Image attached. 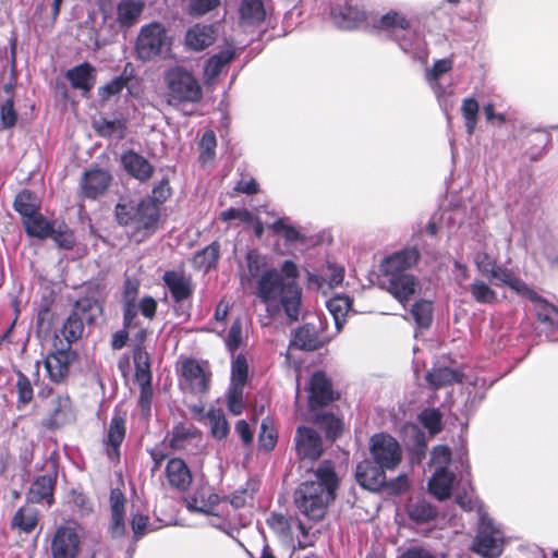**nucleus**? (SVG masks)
<instances>
[{"instance_id":"1","label":"nucleus","mask_w":558,"mask_h":558,"mask_svg":"<svg viewBox=\"0 0 558 558\" xmlns=\"http://www.w3.org/2000/svg\"><path fill=\"white\" fill-rule=\"evenodd\" d=\"M245 263L241 281L243 284L255 281V294L266 305L268 316L275 318L283 312L289 323L299 320L302 310L300 286L284 282L277 269L266 267L265 257L255 250L247 252Z\"/></svg>"},{"instance_id":"2","label":"nucleus","mask_w":558,"mask_h":558,"mask_svg":"<svg viewBox=\"0 0 558 558\" xmlns=\"http://www.w3.org/2000/svg\"><path fill=\"white\" fill-rule=\"evenodd\" d=\"M313 480L301 483L294 492V505L300 514L308 521L324 519L329 504L336 497L339 478L331 461L319 463L313 473Z\"/></svg>"},{"instance_id":"3","label":"nucleus","mask_w":558,"mask_h":558,"mask_svg":"<svg viewBox=\"0 0 558 558\" xmlns=\"http://www.w3.org/2000/svg\"><path fill=\"white\" fill-rule=\"evenodd\" d=\"M418 258L420 252L415 247H409L387 256L381 262V284L401 303L408 301L416 290L417 281L408 270Z\"/></svg>"},{"instance_id":"4","label":"nucleus","mask_w":558,"mask_h":558,"mask_svg":"<svg viewBox=\"0 0 558 558\" xmlns=\"http://www.w3.org/2000/svg\"><path fill=\"white\" fill-rule=\"evenodd\" d=\"M375 26L389 33L400 49L412 59L426 62L428 57L426 43L403 15L388 12L379 19Z\"/></svg>"},{"instance_id":"5","label":"nucleus","mask_w":558,"mask_h":558,"mask_svg":"<svg viewBox=\"0 0 558 558\" xmlns=\"http://www.w3.org/2000/svg\"><path fill=\"white\" fill-rule=\"evenodd\" d=\"M165 84L169 105L184 102L195 104L203 97V89L197 78L183 66H173L166 71Z\"/></svg>"},{"instance_id":"6","label":"nucleus","mask_w":558,"mask_h":558,"mask_svg":"<svg viewBox=\"0 0 558 558\" xmlns=\"http://www.w3.org/2000/svg\"><path fill=\"white\" fill-rule=\"evenodd\" d=\"M102 307L98 299L93 295L80 298L63 323L61 335L65 339L66 345L76 342L83 337L85 326L94 324L95 319L101 315Z\"/></svg>"},{"instance_id":"7","label":"nucleus","mask_w":558,"mask_h":558,"mask_svg":"<svg viewBox=\"0 0 558 558\" xmlns=\"http://www.w3.org/2000/svg\"><path fill=\"white\" fill-rule=\"evenodd\" d=\"M510 289L534 303L537 319L542 325V331H545L550 340H558V335H556L558 332V307L542 299L518 277L512 281Z\"/></svg>"},{"instance_id":"8","label":"nucleus","mask_w":558,"mask_h":558,"mask_svg":"<svg viewBox=\"0 0 558 558\" xmlns=\"http://www.w3.org/2000/svg\"><path fill=\"white\" fill-rule=\"evenodd\" d=\"M211 376L208 362L189 357L181 365L180 385L183 390L203 397L210 389Z\"/></svg>"},{"instance_id":"9","label":"nucleus","mask_w":558,"mask_h":558,"mask_svg":"<svg viewBox=\"0 0 558 558\" xmlns=\"http://www.w3.org/2000/svg\"><path fill=\"white\" fill-rule=\"evenodd\" d=\"M168 44L166 27L159 22H151L142 26L135 49L141 60L148 61L160 54Z\"/></svg>"},{"instance_id":"10","label":"nucleus","mask_w":558,"mask_h":558,"mask_svg":"<svg viewBox=\"0 0 558 558\" xmlns=\"http://www.w3.org/2000/svg\"><path fill=\"white\" fill-rule=\"evenodd\" d=\"M504 546V533L495 526L493 520L480 510V527L474 549L484 557H497Z\"/></svg>"},{"instance_id":"11","label":"nucleus","mask_w":558,"mask_h":558,"mask_svg":"<svg viewBox=\"0 0 558 558\" xmlns=\"http://www.w3.org/2000/svg\"><path fill=\"white\" fill-rule=\"evenodd\" d=\"M60 348L54 343V350L44 360L45 369L50 381L62 384L70 374V367L77 354L70 347H64L60 340Z\"/></svg>"},{"instance_id":"12","label":"nucleus","mask_w":558,"mask_h":558,"mask_svg":"<svg viewBox=\"0 0 558 558\" xmlns=\"http://www.w3.org/2000/svg\"><path fill=\"white\" fill-rule=\"evenodd\" d=\"M369 450L374 461L387 470L396 469L402 458L399 442L387 434L372 436Z\"/></svg>"},{"instance_id":"13","label":"nucleus","mask_w":558,"mask_h":558,"mask_svg":"<svg viewBox=\"0 0 558 558\" xmlns=\"http://www.w3.org/2000/svg\"><path fill=\"white\" fill-rule=\"evenodd\" d=\"M323 322L318 316L299 327L290 341V348L303 351H315L323 348L329 339L323 333Z\"/></svg>"},{"instance_id":"14","label":"nucleus","mask_w":558,"mask_h":558,"mask_svg":"<svg viewBox=\"0 0 558 558\" xmlns=\"http://www.w3.org/2000/svg\"><path fill=\"white\" fill-rule=\"evenodd\" d=\"M295 450L301 460H317L323 452V442L319 434L306 426H300L295 433Z\"/></svg>"},{"instance_id":"15","label":"nucleus","mask_w":558,"mask_h":558,"mask_svg":"<svg viewBox=\"0 0 558 558\" xmlns=\"http://www.w3.org/2000/svg\"><path fill=\"white\" fill-rule=\"evenodd\" d=\"M111 181L112 175L109 171L99 168L89 169L82 175L81 195L84 198L96 199L106 193Z\"/></svg>"},{"instance_id":"16","label":"nucleus","mask_w":558,"mask_h":558,"mask_svg":"<svg viewBox=\"0 0 558 558\" xmlns=\"http://www.w3.org/2000/svg\"><path fill=\"white\" fill-rule=\"evenodd\" d=\"M162 281L174 303L191 299L195 290L192 277L181 270L165 271Z\"/></svg>"},{"instance_id":"17","label":"nucleus","mask_w":558,"mask_h":558,"mask_svg":"<svg viewBox=\"0 0 558 558\" xmlns=\"http://www.w3.org/2000/svg\"><path fill=\"white\" fill-rule=\"evenodd\" d=\"M125 415L114 413L111 417L107 436L104 439V448L108 459L112 462L120 461V447L126 434Z\"/></svg>"},{"instance_id":"18","label":"nucleus","mask_w":558,"mask_h":558,"mask_svg":"<svg viewBox=\"0 0 558 558\" xmlns=\"http://www.w3.org/2000/svg\"><path fill=\"white\" fill-rule=\"evenodd\" d=\"M386 470L375 461L364 460L356 465L355 477L362 487L377 492L386 484Z\"/></svg>"},{"instance_id":"19","label":"nucleus","mask_w":558,"mask_h":558,"mask_svg":"<svg viewBox=\"0 0 558 558\" xmlns=\"http://www.w3.org/2000/svg\"><path fill=\"white\" fill-rule=\"evenodd\" d=\"M76 420V411L68 395H58L50 401L49 428H59Z\"/></svg>"},{"instance_id":"20","label":"nucleus","mask_w":558,"mask_h":558,"mask_svg":"<svg viewBox=\"0 0 558 558\" xmlns=\"http://www.w3.org/2000/svg\"><path fill=\"white\" fill-rule=\"evenodd\" d=\"M80 538L74 530L61 526L56 531L51 543L53 558H74L78 553Z\"/></svg>"},{"instance_id":"21","label":"nucleus","mask_w":558,"mask_h":558,"mask_svg":"<svg viewBox=\"0 0 558 558\" xmlns=\"http://www.w3.org/2000/svg\"><path fill=\"white\" fill-rule=\"evenodd\" d=\"M333 397L332 385L325 373L316 372L310 381L308 405L311 410L329 404Z\"/></svg>"},{"instance_id":"22","label":"nucleus","mask_w":558,"mask_h":558,"mask_svg":"<svg viewBox=\"0 0 558 558\" xmlns=\"http://www.w3.org/2000/svg\"><path fill=\"white\" fill-rule=\"evenodd\" d=\"M57 482V472L52 470L50 473L37 476L32 483L27 499L33 504H53V490Z\"/></svg>"},{"instance_id":"23","label":"nucleus","mask_w":558,"mask_h":558,"mask_svg":"<svg viewBox=\"0 0 558 558\" xmlns=\"http://www.w3.org/2000/svg\"><path fill=\"white\" fill-rule=\"evenodd\" d=\"M97 70L89 62H83L69 69L65 72V78L74 89H78L83 95L88 94L96 84Z\"/></svg>"},{"instance_id":"24","label":"nucleus","mask_w":558,"mask_h":558,"mask_svg":"<svg viewBox=\"0 0 558 558\" xmlns=\"http://www.w3.org/2000/svg\"><path fill=\"white\" fill-rule=\"evenodd\" d=\"M331 17L338 27L352 29L364 21L365 13L357 7L349 3L348 0H339V2L331 8Z\"/></svg>"},{"instance_id":"25","label":"nucleus","mask_w":558,"mask_h":558,"mask_svg":"<svg viewBox=\"0 0 558 558\" xmlns=\"http://www.w3.org/2000/svg\"><path fill=\"white\" fill-rule=\"evenodd\" d=\"M121 162L126 173L141 182L148 181L154 173V166L132 149L122 155Z\"/></svg>"},{"instance_id":"26","label":"nucleus","mask_w":558,"mask_h":558,"mask_svg":"<svg viewBox=\"0 0 558 558\" xmlns=\"http://www.w3.org/2000/svg\"><path fill=\"white\" fill-rule=\"evenodd\" d=\"M239 14V23L244 31L259 27L266 19V9L263 0H242Z\"/></svg>"},{"instance_id":"27","label":"nucleus","mask_w":558,"mask_h":558,"mask_svg":"<svg viewBox=\"0 0 558 558\" xmlns=\"http://www.w3.org/2000/svg\"><path fill=\"white\" fill-rule=\"evenodd\" d=\"M124 508L125 497L123 493L118 489H111L110 492V509H111V524L110 534L112 537H121L126 532V525L124 522Z\"/></svg>"},{"instance_id":"28","label":"nucleus","mask_w":558,"mask_h":558,"mask_svg":"<svg viewBox=\"0 0 558 558\" xmlns=\"http://www.w3.org/2000/svg\"><path fill=\"white\" fill-rule=\"evenodd\" d=\"M220 497L217 494L210 493L206 496L204 492H197L186 500V507L192 512H199L207 515H220L218 509L220 505Z\"/></svg>"},{"instance_id":"29","label":"nucleus","mask_w":558,"mask_h":558,"mask_svg":"<svg viewBox=\"0 0 558 558\" xmlns=\"http://www.w3.org/2000/svg\"><path fill=\"white\" fill-rule=\"evenodd\" d=\"M454 474L445 466H438L428 481L429 493L438 500H445L450 497Z\"/></svg>"},{"instance_id":"30","label":"nucleus","mask_w":558,"mask_h":558,"mask_svg":"<svg viewBox=\"0 0 558 558\" xmlns=\"http://www.w3.org/2000/svg\"><path fill=\"white\" fill-rule=\"evenodd\" d=\"M166 475L169 484L180 490H185L192 482L190 469L180 458H173L168 461Z\"/></svg>"},{"instance_id":"31","label":"nucleus","mask_w":558,"mask_h":558,"mask_svg":"<svg viewBox=\"0 0 558 558\" xmlns=\"http://www.w3.org/2000/svg\"><path fill=\"white\" fill-rule=\"evenodd\" d=\"M144 2L142 0H121L117 5V22L122 29H129L140 19Z\"/></svg>"},{"instance_id":"32","label":"nucleus","mask_w":558,"mask_h":558,"mask_svg":"<svg viewBox=\"0 0 558 558\" xmlns=\"http://www.w3.org/2000/svg\"><path fill=\"white\" fill-rule=\"evenodd\" d=\"M215 41V31L211 25L196 24L185 35V44L189 48L201 51Z\"/></svg>"},{"instance_id":"33","label":"nucleus","mask_w":558,"mask_h":558,"mask_svg":"<svg viewBox=\"0 0 558 558\" xmlns=\"http://www.w3.org/2000/svg\"><path fill=\"white\" fill-rule=\"evenodd\" d=\"M159 219V206L145 199L142 201L135 211L134 222L138 230H155Z\"/></svg>"},{"instance_id":"34","label":"nucleus","mask_w":558,"mask_h":558,"mask_svg":"<svg viewBox=\"0 0 558 558\" xmlns=\"http://www.w3.org/2000/svg\"><path fill=\"white\" fill-rule=\"evenodd\" d=\"M22 222L29 236L46 240L53 232V225L56 221L48 220L38 211L31 217L23 219Z\"/></svg>"},{"instance_id":"35","label":"nucleus","mask_w":558,"mask_h":558,"mask_svg":"<svg viewBox=\"0 0 558 558\" xmlns=\"http://www.w3.org/2000/svg\"><path fill=\"white\" fill-rule=\"evenodd\" d=\"M220 255V244L214 241L203 250L196 252L192 258V265L195 269L208 272L215 268Z\"/></svg>"},{"instance_id":"36","label":"nucleus","mask_w":558,"mask_h":558,"mask_svg":"<svg viewBox=\"0 0 558 558\" xmlns=\"http://www.w3.org/2000/svg\"><path fill=\"white\" fill-rule=\"evenodd\" d=\"M133 73L131 63H126L121 75L114 77L108 84L99 87L98 95L102 101L108 100L110 97L118 95L128 85V82Z\"/></svg>"},{"instance_id":"37","label":"nucleus","mask_w":558,"mask_h":558,"mask_svg":"<svg viewBox=\"0 0 558 558\" xmlns=\"http://www.w3.org/2000/svg\"><path fill=\"white\" fill-rule=\"evenodd\" d=\"M13 207L22 216L23 220L38 213L39 202L35 193L29 190H23L15 196Z\"/></svg>"},{"instance_id":"38","label":"nucleus","mask_w":558,"mask_h":558,"mask_svg":"<svg viewBox=\"0 0 558 558\" xmlns=\"http://www.w3.org/2000/svg\"><path fill=\"white\" fill-rule=\"evenodd\" d=\"M201 437L197 428L183 424L173 427L170 438V446L175 450L186 449L187 445Z\"/></svg>"},{"instance_id":"39","label":"nucleus","mask_w":558,"mask_h":558,"mask_svg":"<svg viewBox=\"0 0 558 558\" xmlns=\"http://www.w3.org/2000/svg\"><path fill=\"white\" fill-rule=\"evenodd\" d=\"M233 58L234 51L232 49H225L214 54L206 61L204 68L205 75L209 80L216 78Z\"/></svg>"},{"instance_id":"40","label":"nucleus","mask_w":558,"mask_h":558,"mask_svg":"<svg viewBox=\"0 0 558 558\" xmlns=\"http://www.w3.org/2000/svg\"><path fill=\"white\" fill-rule=\"evenodd\" d=\"M427 383L434 388H440L460 381V374L450 367H435L426 375Z\"/></svg>"},{"instance_id":"41","label":"nucleus","mask_w":558,"mask_h":558,"mask_svg":"<svg viewBox=\"0 0 558 558\" xmlns=\"http://www.w3.org/2000/svg\"><path fill=\"white\" fill-rule=\"evenodd\" d=\"M207 423L210 427L211 436L216 439H225L229 434V424L221 409L211 408L206 412Z\"/></svg>"},{"instance_id":"42","label":"nucleus","mask_w":558,"mask_h":558,"mask_svg":"<svg viewBox=\"0 0 558 558\" xmlns=\"http://www.w3.org/2000/svg\"><path fill=\"white\" fill-rule=\"evenodd\" d=\"M408 513L413 521L417 523H425L435 519L437 511L435 507L426 500L417 499L409 504Z\"/></svg>"},{"instance_id":"43","label":"nucleus","mask_w":558,"mask_h":558,"mask_svg":"<svg viewBox=\"0 0 558 558\" xmlns=\"http://www.w3.org/2000/svg\"><path fill=\"white\" fill-rule=\"evenodd\" d=\"M38 514L33 508H21L12 518V526L25 533H31L37 525Z\"/></svg>"},{"instance_id":"44","label":"nucleus","mask_w":558,"mask_h":558,"mask_svg":"<svg viewBox=\"0 0 558 558\" xmlns=\"http://www.w3.org/2000/svg\"><path fill=\"white\" fill-rule=\"evenodd\" d=\"M351 307V301L348 296H336L327 301V308L333 317L337 330L340 331L344 316Z\"/></svg>"},{"instance_id":"45","label":"nucleus","mask_w":558,"mask_h":558,"mask_svg":"<svg viewBox=\"0 0 558 558\" xmlns=\"http://www.w3.org/2000/svg\"><path fill=\"white\" fill-rule=\"evenodd\" d=\"M411 315L421 328H428L433 319V304L426 300H420L413 304Z\"/></svg>"},{"instance_id":"46","label":"nucleus","mask_w":558,"mask_h":558,"mask_svg":"<svg viewBox=\"0 0 558 558\" xmlns=\"http://www.w3.org/2000/svg\"><path fill=\"white\" fill-rule=\"evenodd\" d=\"M480 106L476 99L470 97L462 102L461 112L465 121V129L469 135H472L477 124Z\"/></svg>"},{"instance_id":"47","label":"nucleus","mask_w":558,"mask_h":558,"mask_svg":"<svg viewBox=\"0 0 558 558\" xmlns=\"http://www.w3.org/2000/svg\"><path fill=\"white\" fill-rule=\"evenodd\" d=\"M470 293L481 304H493L497 300V293L482 280H475L470 284Z\"/></svg>"},{"instance_id":"48","label":"nucleus","mask_w":558,"mask_h":558,"mask_svg":"<svg viewBox=\"0 0 558 558\" xmlns=\"http://www.w3.org/2000/svg\"><path fill=\"white\" fill-rule=\"evenodd\" d=\"M248 378V364L243 354H238L231 362V383L239 386H245Z\"/></svg>"},{"instance_id":"49","label":"nucleus","mask_w":558,"mask_h":558,"mask_svg":"<svg viewBox=\"0 0 558 558\" xmlns=\"http://www.w3.org/2000/svg\"><path fill=\"white\" fill-rule=\"evenodd\" d=\"M49 238H51L60 248L64 250H71L75 243L72 231L64 222H54L53 232Z\"/></svg>"},{"instance_id":"50","label":"nucleus","mask_w":558,"mask_h":558,"mask_svg":"<svg viewBox=\"0 0 558 558\" xmlns=\"http://www.w3.org/2000/svg\"><path fill=\"white\" fill-rule=\"evenodd\" d=\"M243 391L244 386L234 384H230L228 388L227 407L234 415H240L244 410Z\"/></svg>"},{"instance_id":"51","label":"nucleus","mask_w":558,"mask_h":558,"mask_svg":"<svg viewBox=\"0 0 558 558\" xmlns=\"http://www.w3.org/2000/svg\"><path fill=\"white\" fill-rule=\"evenodd\" d=\"M418 420L430 435H435L441 429V414L437 409H424L420 413Z\"/></svg>"},{"instance_id":"52","label":"nucleus","mask_w":558,"mask_h":558,"mask_svg":"<svg viewBox=\"0 0 558 558\" xmlns=\"http://www.w3.org/2000/svg\"><path fill=\"white\" fill-rule=\"evenodd\" d=\"M217 146L216 135L214 131H206L199 143V161L202 163H206L208 160H211L215 157V149Z\"/></svg>"},{"instance_id":"53","label":"nucleus","mask_w":558,"mask_h":558,"mask_svg":"<svg viewBox=\"0 0 558 558\" xmlns=\"http://www.w3.org/2000/svg\"><path fill=\"white\" fill-rule=\"evenodd\" d=\"M16 375H17V381H16L17 401L22 404H27L32 401L33 395H34L31 380L21 371H17Z\"/></svg>"},{"instance_id":"54","label":"nucleus","mask_w":558,"mask_h":558,"mask_svg":"<svg viewBox=\"0 0 558 558\" xmlns=\"http://www.w3.org/2000/svg\"><path fill=\"white\" fill-rule=\"evenodd\" d=\"M242 342V322L240 318L235 319L226 337V347L233 354L241 345Z\"/></svg>"},{"instance_id":"55","label":"nucleus","mask_w":558,"mask_h":558,"mask_svg":"<svg viewBox=\"0 0 558 558\" xmlns=\"http://www.w3.org/2000/svg\"><path fill=\"white\" fill-rule=\"evenodd\" d=\"M270 228L275 233H281L288 242H294L301 238L300 232L293 226L288 225L284 218L277 219Z\"/></svg>"},{"instance_id":"56","label":"nucleus","mask_w":558,"mask_h":558,"mask_svg":"<svg viewBox=\"0 0 558 558\" xmlns=\"http://www.w3.org/2000/svg\"><path fill=\"white\" fill-rule=\"evenodd\" d=\"M220 219L223 221L240 220L245 223H253L254 216L251 211L245 208L230 207L227 210L220 213Z\"/></svg>"},{"instance_id":"57","label":"nucleus","mask_w":558,"mask_h":558,"mask_svg":"<svg viewBox=\"0 0 558 558\" xmlns=\"http://www.w3.org/2000/svg\"><path fill=\"white\" fill-rule=\"evenodd\" d=\"M170 195L171 187L169 185V180L163 178L153 187L151 198L149 201L159 206L160 204L165 203Z\"/></svg>"},{"instance_id":"58","label":"nucleus","mask_w":558,"mask_h":558,"mask_svg":"<svg viewBox=\"0 0 558 558\" xmlns=\"http://www.w3.org/2000/svg\"><path fill=\"white\" fill-rule=\"evenodd\" d=\"M515 277L511 270L497 265L488 279L496 286H508L510 288Z\"/></svg>"},{"instance_id":"59","label":"nucleus","mask_w":558,"mask_h":558,"mask_svg":"<svg viewBox=\"0 0 558 558\" xmlns=\"http://www.w3.org/2000/svg\"><path fill=\"white\" fill-rule=\"evenodd\" d=\"M0 119L3 128H12L16 123V112L13 108V100L11 98L7 99L0 106Z\"/></svg>"},{"instance_id":"60","label":"nucleus","mask_w":558,"mask_h":558,"mask_svg":"<svg viewBox=\"0 0 558 558\" xmlns=\"http://www.w3.org/2000/svg\"><path fill=\"white\" fill-rule=\"evenodd\" d=\"M452 68V62L449 59H440L435 61L433 66L426 70L425 77L427 81H438V78L450 71Z\"/></svg>"},{"instance_id":"61","label":"nucleus","mask_w":558,"mask_h":558,"mask_svg":"<svg viewBox=\"0 0 558 558\" xmlns=\"http://www.w3.org/2000/svg\"><path fill=\"white\" fill-rule=\"evenodd\" d=\"M475 265L478 271L488 279L497 266L495 259L487 253H478L475 256Z\"/></svg>"},{"instance_id":"62","label":"nucleus","mask_w":558,"mask_h":558,"mask_svg":"<svg viewBox=\"0 0 558 558\" xmlns=\"http://www.w3.org/2000/svg\"><path fill=\"white\" fill-rule=\"evenodd\" d=\"M219 0H190V11L194 15H203L216 9Z\"/></svg>"},{"instance_id":"63","label":"nucleus","mask_w":558,"mask_h":558,"mask_svg":"<svg viewBox=\"0 0 558 558\" xmlns=\"http://www.w3.org/2000/svg\"><path fill=\"white\" fill-rule=\"evenodd\" d=\"M148 517L144 514H135L132 518L131 526L134 538L138 539L148 532Z\"/></svg>"},{"instance_id":"64","label":"nucleus","mask_w":558,"mask_h":558,"mask_svg":"<svg viewBox=\"0 0 558 558\" xmlns=\"http://www.w3.org/2000/svg\"><path fill=\"white\" fill-rule=\"evenodd\" d=\"M135 209L126 204H118L116 206V218L120 225H129L134 221Z\"/></svg>"}]
</instances>
